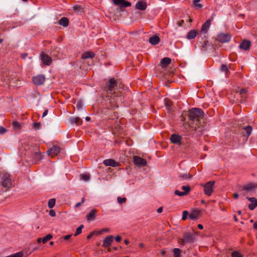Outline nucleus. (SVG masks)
I'll return each mask as SVG.
<instances>
[{"mask_svg": "<svg viewBox=\"0 0 257 257\" xmlns=\"http://www.w3.org/2000/svg\"><path fill=\"white\" fill-rule=\"evenodd\" d=\"M93 234H94V232H91L89 234H88L87 236V239H90L92 237V236H93Z\"/></svg>", "mask_w": 257, "mask_h": 257, "instance_id": "obj_51", "label": "nucleus"}, {"mask_svg": "<svg viewBox=\"0 0 257 257\" xmlns=\"http://www.w3.org/2000/svg\"><path fill=\"white\" fill-rule=\"evenodd\" d=\"M103 164L106 166H111L113 167H118L120 166V163L115 161L112 159H108L104 160L103 161Z\"/></svg>", "mask_w": 257, "mask_h": 257, "instance_id": "obj_11", "label": "nucleus"}, {"mask_svg": "<svg viewBox=\"0 0 257 257\" xmlns=\"http://www.w3.org/2000/svg\"><path fill=\"white\" fill-rule=\"evenodd\" d=\"M81 204H82L81 202L77 203L75 204V207L77 208V207H79Z\"/></svg>", "mask_w": 257, "mask_h": 257, "instance_id": "obj_58", "label": "nucleus"}, {"mask_svg": "<svg viewBox=\"0 0 257 257\" xmlns=\"http://www.w3.org/2000/svg\"><path fill=\"white\" fill-rule=\"evenodd\" d=\"M7 132V129L3 126H0V134H4Z\"/></svg>", "mask_w": 257, "mask_h": 257, "instance_id": "obj_47", "label": "nucleus"}, {"mask_svg": "<svg viewBox=\"0 0 257 257\" xmlns=\"http://www.w3.org/2000/svg\"><path fill=\"white\" fill-rule=\"evenodd\" d=\"M197 33L198 32L196 30H191L188 33L186 38L189 40L193 39L196 37Z\"/></svg>", "mask_w": 257, "mask_h": 257, "instance_id": "obj_25", "label": "nucleus"}, {"mask_svg": "<svg viewBox=\"0 0 257 257\" xmlns=\"http://www.w3.org/2000/svg\"><path fill=\"white\" fill-rule=\"evenodd\" d=\"M41 60L42 63L47 66H49L51 64L52 59L51 57L44 52H42L40 55Z\"/></svg>", "mask_w": 257, "mask_h": 257, "instance_id": "obj_8", "label": "nucleus"}, {"mask_svg": "<svg viewBox=\"0 0 257 257\" xmlns=\"http://www.w3.org/2000/svg\"><path fill=\"white\" fill-rule=\"evenodd\" d=\"M163 211V208L162 207H159L158 209H157V212L158 213H161Z\"/></svg>", "mask_w": 257, "mask_h": 257, "instance_id": "obj_57", "label": "nucleus"}, {"mask_svg": "<svg viewBox=\"0 0 257 257\" xmlns=\"http://www.w3.org/2000/svg\"><path fill=\"white\" fill-rule=\"evenodd\" d=\"M27 56H28V54L27 53H23V54H22V57L23 59H25Z\"/></svg>", "mask_w": 257, "mask_h": 257, "instance_id": "obj_56", "label": "nucleus"}, {"mask_svg": "<svg viewBox=\"0 0 257 257\" xmlns=\"http://www.w3.org/2000/svg\"><path fill=\"white\" fill-rule=\"evenodd\" d=\"M34 161L38 162L42 160V155L38 148H35L34 153L32 154Z\"/></svg>", "mask_w": 257, "mask_h": 257, "instance_id": "obj_17", "label": "nucleus"}, {"mask_svg": "<svg viewBox=\"0 0 257 257\" xmlns=\"http://www.w3.org/2000/svg\"><path fill=\"white\" fill-rule=\"evenodd\" d=\"M42 238L39 237V238H37V241L38 243H40V242H42Z\"/></svg>", "mask_w": 257, "mask_h": 257, "instance_id": "obj_61", "label": "nucleus"}, {"mask_svg": "<svg viewBox=\"0 0 257 257\" xmlns=\"http://www.w3.org/2000/svg\"><path fill=\"white\" fill-rule=\"evenodd\" d=\"M115 239L117 242H120L121 240V237L119 235H117L115 237Z\"/></svg>", "mask_w": 257, "mask_h": 257, "instance_id": "obj_50", "label": "nucleus"}, {"mask_svg": "<svg viewBox=\"0 0 257 257\" xmlns=\"http://www.w3.org/2000/svg\"><path fill=\"white\" fill-rule=\"evenodd\" d=\"M201 0H194V4L195 6L198 8H201L202 7V5L200 4H198L199 2H200Z\"/></svg>", "mask_w": 257, "mask_h": 257, "instance_id": "obj_45", "label": "nucleus"}, {"mask_svg": "<svg viewBox=\"0 0 257 257\" xmlns=\"http://www.w3.org/2000/svg\"><path fill=\"white\" fill-rule=\"evenodd\" d=\"M134 164L139 167L145 166L147 165V161L140 157L135 156L133 157Z\"/></svg>", "mask_w": 257, "mask_h": 257, "instance_id": "obj_7", "label": "nucleus"}, {"mask_svg": "<svg viewBox=\"0 0 257 257\" xmlns=\"http://www.w3.org/2000/svg\"><path fill=\"white\" fill-rule=\"evenodd\" d=\"M135 8L140 11H145L147 8V3L143 1H139L136 3Z\"/></svg>", "mask_w": 257, "mask_h": 257, "instance_id": "obj_15", "label": "nucleus"}, {"mask_svg": "<svg viewBox=\"0 0 257 257\" xmlns=\"http://www.w3.org/2000/svg\"><path fill=\"white\" fill-rule=\"evenodd\" d=\"M194 239V236L192 233H186L184 236L183 241L188 243L193 242Z\"/></svg>", "mask_w": 257, "mask_h": 257, "instance_id": "obj_20", "label": "nucleus"}, {"mask_svg": "<svg viewBox=\"0 0 257 257\" xmlns=\"http://www.w3.org/2000/svg\"><path fill=\"white\" fill-rule=\"evenodd\" d=\"M114 5H116L120 8H126L131 6L130 2L125 0H112Z\"/></svg>", "mask_w": 257, "mask_h": 257, "instance_id": "obj_10", "label": "nucleus"}, {"mask_svg": "<svg viewBox=\"0 0 257 257\" xmlns=\"http://www.w3.org/2000/svg\"><path fill=\"white\" fill-rule=\"evenodd\" d=\"M213 18L211 19L207 20L202 26L201 29L200 31L201 33L205 34L207 32L208 30L210 28L211 21L212 20Z\"/></svg>", "mask_w": 257, "mask_h": 257, "instance_id": "obj_13", "label": "nucleus"}, {"mask_svg": "<svg viewBox=\"0 0 257 257\" xmlns=\"http://www.w3.org/2000/svg\"><path fill=\"white\" fill-rule=\"evenodd\" d=\"M255 186L254 184L250 183L249 184L244 185L242 187L243 190H246L247 191H251L253 188H254Z\"/></svg>", "mask_w": 257, "mask_h": 257, "instance_id": "obj_30", "label": "nucleus"}, {"mask_svg": "<svg viewBox=\"0 0 257 257\" xmlns=\"http://www.w3.org/2000/svg\"><path fill=\"white\" fill-rule=\"evenodd\" d=\"M49 215L52 217H54L56 216V213L54 210L51 209L49 211Z\"/></svg>", "mask_w": 257, "mask_h": 257, "instance_id": "obj_49", "label": "nucleus"}, {"mask_svg": "<svg viewBox=\"0 0 257 257\" xmlns=\"http://www.w3.org/2000/svg\"><path fill=\"white\" fill-rule=\"evenodd\" d=\"M238 196H239V195H238V194L237 193H234V194H233V196H234V198L235 199H237V198H238Z\"/></svg>", "mask_w": 257, "mask_h": 257, "instance_id": "obj_60", "label": "nucleus"}, {"mask_svg": "<svg viewBox=\"0 0 257 257\" xmlns=\"http://www.w3.org/2000/svg\"><path fill=\"white\" fill-rule=\"evenodd\" d=\"M200 214L199 210H194L189 215V218L191 220H196L200 216Z\"/></svg>", "mask_w": 257, "mask_h": 257, "instance_id": "obj_19", "label": "nucleus"}, {"mask_svg": "<svg viewBox=\"0 0 257 257\" xmlns=\"http://www.w3.org/2000/svg\"><path fill=\"white\" fill-rule=\"evenodd\" d=\"M221 70L222 71H223V72H225L226 74H227V73L228 72H229V71L228 70V67H227V66L225 64H222L221 66Z\"/></svg>", "mask_w": 257, "mask_h": 257, "instance_id": "obj_40", "label": "nucleus"}, {"mask_svg": "<svg viewBox=\"0 0 257 257\" xmlns=\"http://www.w3.org/2000/svg\"><path fill=\"white\" fill-rule=\"evenodd\" d=\"M48 110L47 109H46L44 112H43V115H42V117H45L47 114H48Z\"/></svg>", "mask_w": 257, "mask_h": 257, "instance_id": "obj_54", "label": "nucleus"}, {"mask_svg": "<svg viewBox=\"0 0 257 257\" xmlns=\"http://www.w3.org/2000/svg\"><path fill=\"white\" fill-rule=\"evenodd\" d=\"M192 177V175L190 174H181L179 176V178L181 181H183L186 179H191Z\"/></svg>", "mask_w": 257, "mask_h": 257, "instance_id": "obj_27", "label": "nucleus"}, {"mask_svg": "<svg viewBox=\"0 0 257 257\" xmlns=\"http://www.w3.org/2000/svg\"><path fill=\"white\" fill-rule=\"evenodd\" d=\"M182 190H184L185 193L188 195L191 191V187L189 185L183 186L181 187Z\"/></svg>", "mask_w": 257, "mask_h": 257, "instance_id": "obj_37", "label": "nucleus"}, {"mask_svg": "<svg viewBox=\"0 0 257 257\" xmlns=\"http://www.w3.org/2000/svg\"><path fill=\"white\" fill-rule=\"evenodd\" d=\"M253 228L255 229H257V223L255 222L253 224Z\"/></svg>", "mask_w": 257, "mask_h": 257, "instance_id": "obj_64", "label": "nucleus"}, {"mask_svg": "<svg viewBox=\"0 0 257 257\" xmlns=\"http://www.w3.org/2000/svg\"><path fill=\"white\" fill-rule=\"evenodd\" d=\"M174 194L176 195H178L179 196H183L187 195V194L186 193H185L184 192H181L179 190H175L174 192Z\"/></svg>", "mask_w": 257, "mask_h": 257, "instance_id": "obj_42", "label": "nucleus"}, {"mask_svg": "<svg viewBox=\"0 0 257 257\" xmlns=\"http://www.w3.org/2000/svg\"><path fill=\"white\" fill-rule=\"evenodd\" d=\"M160 41V38L157 35H154L149 38V42L152 45H156L158 44Z\"/></svg>", "mask_w": 257, "mask_h": 257, "instance_id": "obj_23", "label": "nucleus"}, {"mask_svg": "<svg viewBox=\"0 0 257 257\" xmlns=\"http://www.w3.org/2000/svg\"><path fill=\"white\" fill-rule=\"evenodd\" d=\"M236 94L241 95V97H246V90L245 89H241L240 90L236 91Z\"/></svg>", "mask_w": 257, "mask_h": 257, "instance_id": "obj_33", "label": "nucleus"}, {"mask_svg": "<svg viewBox=\"0 0 257 257\" xmlns=\"http://www.w3.org/2000/svg\"><path fill=\"white\" fill-rule=\"evenodd\" d=\"M70 121L72 123H75L78 125H80L82 122V120L78 117L71 118Z\"/></svg>", "mask_w": 257, "mask_h": 257, "instance_id": "obj_29", "label": "nucleus"}, {"mask_svg": "<svg viewBox=\"0 0 257 257\" xmlns=\"http://www.w3.org/2000/svg\"><path fill=\"white\" fill-rule=\"evenodd\" d=\"M199 47H201V49L202 51H207L209 47H210V45L209 42L207 40H205L203 43H202L201 42L197 43Z\"/></svg>", "mask_w": 257, "mask_h": 257, "instance_id": "obj_22", "label": "nucleus"}, {"mask_svg": "<svg viewBox=\"0 0 257 257\" xmlns=\"http://www.w3.org/2000/svg\"><path fill=\"white\" fill-rule=\"evenodd\" d=\"M45 77L44 75L40 74L32 78V82L35 85H42L45 81Z\"/></svg>", "mask_w": 257, "mask_h": 257, "instance_id": "obj_5", "label": "nucleus"}, {"mask_svg": "<svg viewBox=\"0 0 257 257\" xmlns=\"http://www.w3.org/2000/svg\"><path fill=\"white\" fill-rule=\"evenodd\" d=\"M102 231L106 232H109V228H103L101 230V232Z\"/></svg>", "mask_w": 257, "mask_h": 257, "instance_id": "obj_55", "label": "nucleus"}, {"mask_svg": "<svg viewBox=\"0 0 257 257\" xmlns=\"http://www.w3.org/2000/svg\"><path fill=\"white\" fill-rule=\"evenodd\" d=\"M171 62V59L169 57H165L163 58L160 62V66L162 68L166 67Z\"/></svg>", "mask_w": 257, "mask_h": 257, "instance_id": "obj_21", "label": "nucleus"}, {"mask_svg": "<svg viewBox=\"0 0 257 257\" xmlns=\"http://www.w3.org/2000/svg\"><path fill=\"white\" fill-rule=\"evenodd\" d=\"M124 242L126 245H127L129 243V240L128 239H125Z\"/></svg>", "mask_w": 257, "mask_h": 257, "instance_id": "obj_62", "label": "nucleus"}, {"mask_svg": "<svg viewBox=\"0 0 257 257\" xmlns=\"http://www.w3.org/2000/svg\"><path fill=\"white\" fill-rule=\"evenodd\" d=\"M250 42L249 40H243L239 45V48L244 50H248L250 47Z\"/></svg>", "mask_w": 257, "mask_h": 257, "instance_id": "obj_16", "label": "nucleus"}, {"mask_svg": "<svg viewBox=\"0 0 257 257\" xmlns=\"http://www.w3.org/2000/svg\"><path fill=\"white\" fill-rule=\"evenodd\" d=\"M117 200L119 204H122L126 202V198L125 197L121 198L120 197H118L117 198Z\"/></svg>", "mask_w": 257, "mask_h": 257, "instance_id": "obj_41", "label": "nucleus"}, {"mask_svg": "<svg viewBox=\"0 0 257 257\" xmlns=\"http://www.w3.org/2000/svg\"><path fill=\"white\" fill-rule=\"evenodd\" d=\"M95 56V54L91 51H87L82 54L81 58L86 59L88 58H93Z\"/></svg>", "mask_w": 257, "mask_h": 257, "instance_id": "obj_24", "label": "nucleus"}, {"mask_svg": "<svg viewBox=\"0 0 257 257\" xmlns=\"http://www.w3.org/2000/svg\"><path fill=\"white\" fill-rule=\"evenodd\" d=\"M13 128L16 130H20L21 128V125L18 121H14L12 122Z\"/></svg>", "mask_w": 257, "mask_h": 257, "instance_id": "obj_31", "label": "nucleus"}, {"mask_svg": "<svg viewBox=\"0 0 257 257\" xmlns=\"http://www.w3.org/2000/svg\"><path fill=\"white\" fill-rule=\"evenodd\" d=\"M96 212V210L92 209L90 211V212L86 215L87 220H89L90 219H93L95 216Z\"/></svg>", "mask_w": 257, "mask_h": 257, "instance_id": "obj_28", "label": "nucleus"}, {"mask_svg": "<svg viewBox=\"0 0 257 257\" xmlns=\"http://www.w3.org/2000/svg\"><path fill=\"white\" fill-rule=\"evenodd\" d=\"M204 115L203 111L199 108H193L188 111V116L189 119V125L194 127H199L200 120L203 118Z\"/></svg>", "mask_w": 257, "mask_h": 257, "instance_id": "obj_2", "label": "nucleus"}, {"mask_svg": "<svg viewBox=\"0 0 257 257\" xmlns=\"http://www.w3.org/2000/svg\"><path fill=\"white\" fill-rule=\"evenodd\" d=\"M61 151V148L57 146L54 145L53 147L47 151V153L49 156L54 157L57 156Z\"/></svg>", "mask_w": 257, "mask_h": 257, "instance_id": "obj_9", "label": "nucleus"}, {"mask_svg": "<svg viewBox=\"0 0 257 257\" xmlns=\"http://www.w3.org/2000/svg\"><path fill=\"white\" fill-rule=\"evenodd\" d=\"M53 238V235L51 234H48L42 238V242L43 243H45L48 241L50 240Z\"/></svg>", "mask_w": 257, "mask_h": 257, "instance_id": "obj_34", "label": "nucleus"}, {"mask_svg": "<svg viewBox=\"0 0 257 257\" xmlns=\"http://www.w3.org/2000/svg\"><path fill=\"white\" fill-rule=\"evenodd\" d=\"M188 215V211H186V210L184 211L183 212L182 219L183 220H185L187 219Z\"/></svg>", "mask_w": 257, "mask_h": 257, "instance_id": "obj_44", "label": "nucleus"}, {"mask_svg": "<svg viewBox=\"0 0 257 257\" xmlns=\"http://www.w3.org/2000/svg\"><path fill=\"white\" fill-rule=\"evenodd\" d=\"M231 257H243L242 255L237 251H234L231 253Z\"/></svg>", "mask_w": 257, "mask_h": 257, "instance_id": "obj_39", "label": "nucleus"}, {"mask_svg": "<svg viewBox=\"0 0 257 257\" xmlns=\"http://www.w3.org/2000/svg\"><path fill=\"white\" fill-rule=\"evenodd\" d=\"M215 184L214 181H210L201 186L204 188V194L207 196H210L213 191V187Z\"/></svg>", "mask_w": 257, "mask_h": 257, "instance_id": "obj_3", "label": "nucleus"}, {"mask_svg": "<svg viewBox=\"0 0 257 257\" xmlns=\"http://www.w3.org/2000/svg\"><path fill=\"white\" fill-rule=\"evenodd\" d=\"M113 236L112 235L106 237L103 240L102 246L105 248L110 246L113 241Z\"/></svg>", "mask_w": 257, "mask_h": 257, "instance_id": "obj_14", "label": "nucleus"}, {"mask_svg": "<svg viewBox=\"0 0 257 257\" xmlns=\"http://www.w3.org/2000/svg\"><path fill=\"white\" fill-rule=\"evenodd\" d=\"M0 184L4 188H6V190H8L11 188L12 182L9 174H5L3 176Z\"/></svg>", "mask_w": 257, "mask_h": 257, "instance_id": "obj_4", "label": "nucleus"}, {"mask_svg": "<svg viewBox=\"0 0 257 257\" xmlns=\"http://www.w3.org/2000/svg\"><path fill=\"white\" fill-rule=\"evenodd\" d=\"M76 107L78 108V109H80L82 108V104L81 101H78L76 104Z\"/></svg>", "mask_w": 257, "mask_h": 257, "instance_id": "obj_48", "label": "nucleus"}, {"mask_svg": "<svg viewBox=\"0 0 257 257\" xmlns=\"http://www.w3.org/2000/svg\"><path fill=\"white\" fill-rule=\"evenodd\" d=\"M231 36L227 33H220L218 35L216 40L220 43H224L230 41Z\"/></svg>", "mask_w": 257, "mask_h": 257, "instance_id": "obj_6", "label": "nucleus"}, {"mask_svg": "<svg viewBox=\"0 0 257 257\" xmlns=\"http://www.w3.org/2000/svg\"><path fill=\"white\" fill-rule=\"evenodd\" d=\"M182 137L177 134H172L170 137V141L172 143L181 145Z\"/></svg>", "mask_w": 257, "mask_h": 257, "instance_id": "obj_12", "label": "nucleus"}, {"mask_svg": "<svg viewBox=\"0 0 257 257\" xmlns=\"http://www.w3.org/2000/svg\"><path fill=\"white\" fill-rule=\"evenodd\" d=\"M84 227L83 225H80L76 230V232L74 233V236H77L80 234L82 232V229Z\"/></svg>", "mask_w": 257, "mask_h": 257, "instance_id": "obj_38", "label": "nucleus"}, {"mask_svg": "<svg viewBox=\"0 0 257 257\" xmlns=\"http://www.w3.org/2000/svg\"><path fill=\"white\" fill-rule=\"evenodd\" d=\"M81 179L84 181H88L89 179V176L87 174H81Z\"/></svg>", "mask_w": 257, "mask_h": 257, "instance_id": "obj_43", "label": "nucleus"}, {"mask_svg": "<svg viewBox=\"0 0 257 257\" xmlns=\"http://www.w3.org/2000/svg\"><path fill=\"white\" fill-rule=\"evenodd\" d=\"M103 89L106 93L117 97L121 95L123 87L121 83L116 81L114 78H112L109 79L105 83Z\"/></svg>", "mask_w": 257, "mask_h": 257, "instance_id": "obj_1", "label": "nucleus"}, {"mask_svg": "<svg viewBox=\"0 0 257 257\" xmlns=\"http://www.w3.org/2000/svg\"><path fill=\"white\" fill-rule=\"evenodd\" d=\"M69 21L66 17H62L59 21V24L63 27H67L69 25Z\"/></svg>", "mask_w": 257, "mask_h": 257, "instance_id": "obj_26", "label": "nucleus"}, {"mask_svg": "<svg viewBox=\"0 0 257 257\" xmlns=\"http://www.w3.org/2000/svg\"><path fill=\"white\" fill-rule=\"evenodd\" d=\"M248 201L251 202V204L248 205V208L252 210L257 206V199L254 197H246Z\"/></svg>", "mask_w": 257, "mask_h": 257, "instance_id": "obj_18", "label": "nucleus"}, {"mask_svg": "<svg viewBox=\"0 0 257 257\" xmlns=\"http://www.w3.org/2000/svg\"><path fill=\"white\" fill-rule=\"evenodd\" d=\"M71 234L66 235L64 237L63 239L65 240H68L71 237Z\"/></svg>", "mask_w": 257, "mask_h": 257, "instance_id": "obj_52", "label": "nucleus"}, {"mask_svg": "<svg viewBox=\"0 0 257 257\" xmlns=\"http://www.w3.org/2000/svg\"><path fill=\"white\" fill-rule=\"evenodd\" d=\"M161 253L162 255H164L166 253V251L164 250H162L161 251Z\"/></svg>", "mask_w": 257, "mask_h": 257, "instance_id": "obj_63", "label": "nucleus"}, {"mask_svg": "<svg viewBox=\"0 0 257 257\" xmlns=\"http://www.w3.org/2000/svg\"><path fill=\"white\" fill-rule=\"evenodd\" d=\"M56 200L55 198L50 199L48 202V206L49 208H52L55 204Z\"/></svg>", "mask_w": 257, "mask_h": 257, "instance_id": "obj_36", "label": "nucleus"}, {"mask_svg": "<svg viewBox=\"0 0 257 257\" xmlns=\"http://www.w3.org/2000/svg\"><path fill=\"white\" fill-rule=\"evenodd\" d=\"M174 257H181V250L178 248H175L173 250Z\"/></svg>", "mask_w": 257, "mask_h": 257, "instance_id": "obj_32", "label": "nucleus"}, {"mask_svg": "<svg viewBox=\"0 0 257 257\" xmlns=\"http://www.w3.org/2000/svg\"><path fill=\"white\" fill-rule=\"evenodd\" d=\"M198 228L200 229H202L203 228V226L202 224H199L198 225Z\"/></svg>", "mask_w": 257, "mask_h": 257, "instance_id": "obj_59", "label": "nucleus"}, {"mask_svg": "<svg viewBox=\"0 0 257 257\" xmlns=\"http://www.w3.org/2000/svg\"><path fill=\"white\" fill-rule=\"evenodd\" d=\"M33 127L35 130H39L41 124L40 122H35L33 124Z\"/></svg>", "mask_w": 257, "mask_h": 257, "instance_id": "obj_46", "label": "nucleus"}, {"mask_svg": "<svg viewBox=\"0 0 257 257\" xmlns=\"http://www.w3.org/2000/svg\"><path fill=\"white\" fill-rule=\"evenodd\" d=\"M243 129L246 131L247 136L248 137L251 135L252 130V127L250 125H247L243 127Z\"/></svg>", "mask_w": 257, "mask_h": 257, "instance_id": "obj_35", "label": "nucleus"}, {"mask_svg": "<svg viewBox=\"0 0 257 257\" xmlns=\"http://www.w3.org/2000/svg\"><path fill=\"white\" fill-rule=\"evenodd\" d=\"M184 23V21L183 20H182L178 22V25L179 26H182Z\"/></svg>", "mask_w": 257, "mask_h": 257, "instance_id": "obj_53", "label": "nucleus"}]
</instances>
